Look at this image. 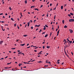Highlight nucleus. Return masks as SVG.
Instances as JSON below:
<instances>
[{"label":"nucleus","mask_w":74,"mask_h":74,"mask_svg":"<svg viewBox=\"0 0 74 74\" xmlns=\"http://www.w3.org/2000/svg\"><path fill=\"white\" fill-rule=\"evenodd\" d=\"M15 49V48H12V49Z\"/></svg>","instance_id":"43"},{"label":"nucleus","mask_w":74,"mask_h":74,"mask_svg":"<svg viewBox=\"0 0 74 74\" xmlns=\"http://www.w3.org/2000/svg\"><path fill=\"white\" fill-rule=\"evenodd\" d=\"M41 52H42V51H40L39 53H38V55H40V54H41Z\"/></svg>","instance_id":"11"},{"label":"nucleus","mask_w":74,"mask_h":74,"mask_svg":"<svg viewBox=\"0 0 74 74\" xmlns=\"http://www.w3.org/2000/svg\"><path fill=\"white\" fill-rule=\"evenodd\" d=\"M28 45H29V44H28L27 45V46H28Z\"/></svg>","instance_id":"52"},{"label":"nucleus","mask_w":74,"mask_h":74,"mask_svg":"<svg viewBox=\"0 0 74 74\" xmlns=\"http://www.w3.org/2000/svg\"><path fill=\"white\" fill-rule=\"evenodd\" d=\"M45 33V32H44L42 33V34H44Z\"/></svg>","instance_id":"35"},{"label":"nucleus","mask_w":74,"mask_h":74,"mask_svg":"<svg viewBox=\"0 0 74 74\" xmlns=\"http://www.w3.org/2000/svg\"><path fill=\"white\" fill-rule=\"evenodd\" d=\"M3 27H1L2 29V30H3V31H4V30H5V29H3Z\"/></svg>","instance_id":"10"},{"label":"nucleus","mask_w":74,"mask_h":74,"mask_svg":"<svg viewBox=\"0 0 74 74\" xmlns=\"http://www.w3.org/2000/svg\"><path fill=\"white\" fill-rule=\"evenodd\" d=\"M29 22H31V23H32L33 22V21H32V20H30Z\"/></svg>","instance_id":"39"},{"label":"nucleus","mask_w":74,"mask_h":74,"mask_svg":"<svg viewBox=\"0 0 74 74\" xmlns=\"http://www.w3.org/2000/svg\"><path fill=\"white\" fill-rule=\"evenodd\" d=\"M30 22H28V23H27V24H28L27 26H28V27L29 26V24H30Z\"/></svg>","instance_id":"7"},{"label":"nucleus","mask_w":74,"mask_h":74,"mask_svg":"<svg viewBox=\"0 0 74 74\" xmlns=\"http://www.w3.org/2000/svg\"><path fill=\"white\" fill-rule=\"evenodd\" d=\"M45 26H46V27H48V26H47V25H45Z\"/></svg>","instance_id":"31"},{"label":"nucleus","mask_w":74,"mask_h":74,"mask_svg":"<svg viewBox=\"0 0 74 74\" xmlns=\"http://www.w3.org/2000/svg\"><path fill=\"white\" fill-rule=\"evenodd\" d=\"M69 42L70 44H71V43L72 42V41H70L69 40Z\"/></svg>","instance_id":"22"},{"label":"nucleus","mask_w":74,"mask_h":74,"mask_svg":"<svg viewBox=\"0 0 74 74\" xmlns=\"http://www.w3.org/2000/svg\"><path fill=\"white\" fill-rule=\"evenodd\" d=\"M27 26V24H26L25 26V27H26V26Z\"/></svg>","instance_id":"55"},{"label":"nucleus","mask_w":74,"mask_h":74,"mask_svg":"<svg viewBox=\"0 0 74 74\" xmlns=\"http://www.w3.org/2000/svg\"><path fill=\"white\" fill-rule=\"evenodd\" d=\"M47 17H48V14H47Z\"/></svg>","instance_id":"56"},{"label":"nucleus","mask_w":74,"mask_h":74,"mask_svg":"<svg viewBox=\"0 0 74 74\" xmlns=\"http://www.w3.org/2000/svg\"><path fill=\"white\" fill-rule=\"evenodd\" d=\"M31 29H33V27H31Z\"/></svg>","instance_id":"44"},{"label":"nucleus","mask_w":74,"mask_h":74,"mask_svg":"<svg viewBox=\"0 0 74 74\" xmlns=\"http://www.w3.org/2000/svg\"><path fill=\"white\" fill-rule=\"evenodd\" d=\"M48 60H47L46 61V63H48Z\"/></svg>","instance_id":"27"},{"label":"nucleus","mask_w":74,"mask_h":74,"mask_svg":"<svg viewBox=\"0 0 74 74\" xmlns=\"http://www.w3.org/2000/svg\"><path fill=\"white\" fill-rule=\"evenodd\" d=\"M50 47H49V46H47V48H49Z\"/></svg>","instance_id":"29"},{"label":"nucleus","mask_w":74,"mask_h":74,"mask_svg":"<svg viewBox=\"0 0 74 74\" xmlns=\"http://www.w3.org/2000/svg\"><path fill=\"white\" fill-rule=\"evenodd\" d=\"M64 64V62H62V64Z\"/></svg>","instance_id":"61"},{"label":"nucleus","mask_w":74,"mask_h":74,"mask_svg":"<svg viewBox=\"0 0 74 74\" xmlns=\"http://www.w3.org/2000/svg\"><path fill=\"white\" fill-rule=\"evenodd\" d=\"M48 63H49V64H51V62H48Z\"/></svg>","instance_id":"57"},{"label":"nucleus","mask_w":74,"mask_h":74,"mask_svg":"<svg viewBox=\"0 0 74 74\" xmlns=\"http://www.w3.org/2000/svg\"><path fill=\"white\" fill-rule=\"evenodd\" d=\"M68 16H70H70H71V15L70 14H68Z\"/></svg>","instance_id":"25"},{"label":"nucleus","mask_w":74,"mask_h":74,"mask_svg":"<svg viewBox=\"0 0 74 74\" xmlns=\"http://www.w3.org/2000/svg\"><path fill=\"white\" fill-rule=\"evenodd\" d=\"M62 22L63 23V24H64V20H62Z\"/></svg>","instance_id":"13"},{"label":"nucleus","mask_w":74,"mask_h":74,"mask_svg":"<svg viewBox=\"0 0 74 74\" xmlns=\"http://www.w3.org/2000/svg\"><path fill=\"white\" fill-rule=\"evenodd\" d=\"M34 6H32L31 7V8H34Z\"/></svg>","instance_id":"20"},{"label":"nucleus","mask_w":74,"mask_h":74,"mask_svg":"<svg viewBox=\"0 0 74 74\" xmlns=\"http://www.w3.org/2000/svg\"><path fill=\"white\" fill-rule=\"evenodd\" d=\"M3 15V13L0 14V15Z\"/></svg>","instance_id":"41"},{"label":"nucleus","mask_w":74,"mask_h":74,"mask_svg":"<svg viewBox=\"0 0 74 74\" xmlns=\"http://www.w3.org/2000/svg\"><path fill=\"white\" fill-rule=\"evenodd\" d=\"M64 41H65V42L66 43V39H64Z\"/></svg>","instance_id":"45"},{"label":"nucleus","mask_w":74,"mask_h":74,"mask_svg":"<svg viewBox=\"0 0 74 74\" xmlns=\"http://www.w3.org/2000/svg\"><path fill=\"white\" fill-rule=\"evenodd\" d=\"M14 26L15 27V26H16V23H15L14 24Z\"/></svg>","instance_id":"46"},{"label":"nucleus","mask_w":74,"mask_h":74,"mask_svg":"<svg viewBox=\"0 0 74 74\" xmlns=\"http://www.w3.org/2000/svg\"><path fill=\"white\" fill-rule=\"evenodd\" d=\"M59 31H60V29H59V30L57 32V33L58 34L59 33Z\"/></svg>","instance_id":"23"},{"label":"nucleus","mask_w":74,"mask_h":74,"mask_svg":"<svg viewBox=\"0 0 74 74\" xmlns=\"http://www.w3.org/2000/svg\"><path fill=\"white\" fill-rule=\"evenodd\" d=\"M36 47V46H33V45H32V46H31V47Z\"/></svg>","instance_id":"24"},{"label":"nucleus","mask_w":74,"mask_h":74,"mask_svg":"<svg viewBox=\"0 0 74 74\" xmlns=\"http://www.w3.org/2000/svg\"><path fill=\"white\" fill-rule=\"evenodd\" d=\"M43 49H44L45 48V46H43Z\"/></svg>","instance_id":"30"},{"label":"nucleus","mask_w":74,"mask_h":74,"mask_svg":"<svg viewBox=\"0 0 74 74\" xmlns=\"http://www.w3.org/2000/svg\"><path fill=\"white\" fill-rule=\"evenodd\" d=\"M66 45H69V46L68 47H69V46H70V45L69 43V42L67 41H66Z\"/></svg>","instance_id":"1"},{"label":"nucleus","mask_w":74,"mask_h":74,"mask_svg":"<svg viewBox=\"0 0 74 74\" xmlns=\"http://www.w3.org/2000/svg\"><path fill=\"white\" fill-rule=\"evenodd\" d=\"M61 10H63V6H62L61 7Z\"/></svg>","instance_id":"5"},{"label":"nucleus","mask_w":74,"mask_h":74,"mask_svg":"<svg viewBox=\"0 0 74 74\" xmlns=\"http://www.w3.org/2000/svg\"><path fill=\"white\" fill-rule=\"evenodd\" d=\"M50 6H52V3H50Z\"/></svg>","instance_id":"53"},{"label":"nucleus","mask_w":74,"mask_h":74,"mask_svg":"<svg viewBox=\"0 0 74 74\" xmlns=\"http://www.w3.org/2000/svg\"><path fill=\"white\" fill-rule=\"evenodd\" d=\"M56 7H55V8L54 9V10H56Z\"/></svg>","instance_id":"50"},{"label":"nucleus","mask_w":74,"mask_h":74,"mask_svg":"<svg viewBox=\"0 0 74 74\" xmlns=\"http://www.w3.org/2000/svg\"><path fill=\"white\" fill-rule=\"evenodd\" d=\"M49 4V2H48L47 3V4Z\"/></svg>","instance_id":"63"},{"label":"nucleus","mask_w":74,"mask_h":74,"mask_svg":"<svg viewBox=\"0 0 74 74\" xmlns=\"http://www.w3.org/2000/svg\"><path fill=\"white\" fill-rule=\"evenodd\" d=\"M23 36L24 37H26V36H27V35H23Z\"/></svg>","instance_id":"12"},{"label":"nucleus","mask_w":74,"mask_h":74,"mask_svg":"<svg viewBox=\"0 0 74 74\" xmlns=\"http://www.w3.org/2000/svg\"><path fill=\"white\" fill-rule=\"evenodd\" d=\"M69 22H74V19H70L69 20Z\"/></svg>","instance_id":"2"},{"label":"nucleus","mask_w":74,"mask_h":74,"mask_svg":"<svg viewBox=\"0 0 74 74\" xmlns=\"http://www.w3.org/2000/svg\"><path fill=\"white\" fill-rule=\"evenodd\" d=\"M66 40H67V41H70V40H69L68 38L66 39Z\"/></svg>","instance_id":"28"},{"label":"nucleus","mask_w":74,"mask_h":74,"mask_svg":"<svg viewBox=\"0 0 74 74\" xmlns=\"http://www.w3.org/2000/svg\"><path fill=\"white\" fill-rule=\"evenodd\" d=\"M36 38V37H34L33 38V39H34V38Z\"/></svg>","instance_id":"60"},{"label":"nucleus","mask_w":74,"mask_h":74,"mask_svg":"<svg viewBox=\"0 0 74 74\" xmlns=\"http://www.w3.org/2000/svg\"><path fill=\"white\" fill-rule=\"evenodd\" d=\"M40 25H35V27H40Z\"/></svg>","instance_id":"3"},{"label":"nucleus","mask_w":74,"mask_h":74,"mask_svg":"<svg viewBox=\"0 0 74 74\" xmlns=\"http://www.w3.org/2000/svg\"><path fill=\"white\" fill-rule=\"evenodd\" d=\"M64 52H65V53L66 55H67V53H66V51H64Z\"/></svg>","instance_id":"40"},{"label":"nucleus","mask_w":74,"mask_h":74,"mask_svg":"<svg viewBox=\"0 0 74 74\" xmlns=\"http://www.w3.org/2000/svg\"><path fill=\"white\" fill-rule=\"evenodd\" d=\"M25 4H27V0H25Z\"/></svg>","instance_id":"18"},{"label":"nucleus","mask_w":74,"mask_h":74,"mask_svg":"<svg viewBox=\"0 0 74 74\" xmlns=\"http://www.w3.org/2000/svg\"><path fill=\"white\" fill-rule=\"evenodd\" d=\"M4 69H8V67H5V68H4Z\"/></svg>","instance_id":"26"},{"label":"nucleus","mask_w":74,"mask_h":74,"mask_svg":"<svg viewBox=\"0 0 74 74\" xmlns=\"http://www.w3.org/2000/svg\"><path fill=\"white\" fill-rule=\"evenodd\" d=\"M34 52H37V51L36 50H34Z\"/></svg>","instance_id":"54"},{"label":"nucleus","mask_w":74,"mask_h":74,"mask_svg":"<svg viewBox=\"0 0 74 74\" xmlns=\"http://www.w3.org/2000/svg\"><path fill=\"white\" fill-rule=\"evenodd\" d=\"M11 7H9V9H10V10H11Z\"/></svg>","instance_id":"36"},{"label":"nucleus","mask_w":74,"mask_h":74,"mask_svg":"<svg viewBox=\"0 0 74 74\" xmlns=\"http://www.w3.org/2000/svg\"><path fill=\"white\" fill-rule=\"evenodd\" d=\"M47 36H48V34H46L45 36V37L46 38L47 37Z\"/></svg>","instance_id":"16"},{"label":"nucleus","mask_w":74,"mask_h":74,"mask_svg":"<svg viewBox=\"0 0 74 74\" xmlns=\"http://www.w3.org/2000/svg\"><path fill=\"white\" fill-rule=\"evenodd\" d=\"M70 15H72V16H73V15H74V14H73L72 13H70Z\"/></svg>","instance_id":"8"},{"label":"nucleus","mask_w":74,"mask_h":74,"mask_svg":"<svg viewBox=\"0 0 74 74\" xmlns=\"http://www.w3.org/2000/svg\"><path fill=\"white\" fill-rule=\"evenodd\" d=\"M43 6V5H41V6H40V8H41V7H42Z\"/></svg>","instance_id":"37"},{"label":"nucleus","mask_w":74,"mask_h":74,"mask_svg":"<svg viewBox=\"0 0 74 74\" xmlns=\"http://www.w3.org/2000/svg\"><path fill=\"white\" fill-rule=\"evenodd\" d=\"M44 28L43 29V30H45L46 29V28L45 27V26H44Z\"/></svg>","instance_id":"19"},{"label":"nucleus","mask_w":74,"mask_h":74,"mask_svg":"<svg viewBox=\"0 0 74 74\" xmlns=\"http://www.w3.org/2000/svg\"><path fill=\"white\" fill-rule=\"evenodd\" d=\"M11 20H12V21H14V20L13 19V18H11Z\"/></svg>","instance_id":"17"},{"label":"nucleus","mask_w":74,"mask_h":74,"mask_svg":"<svg viewBox=\"0 0 74 74\" xmlns=\"http://www.w3.org/2000/svg\"><path fill=\"white\" fill-rule=\"evenodd\" d=\"M7 13H5V15H7Z\"/></svg>","instance_id":"62"},{"label":"nucleus","mask_w":74,"mask_h":74,"mask_svg":"<svg viewBox=\"0 0 74 74\" xmlns=\"http://www.w3.org/2000/svg\"><path fill=\"white\" fill-rule=\"evenodd\" d=\"M21 54L23 55V56H24V55H25V54L23 53H22V54Z\"/></svg>","instance_id":"58"},{"label":"nucleus","mask_w":74,"mask_h":74,"mask_svg":"<svg viewBox=\"0 0 74 74\" xmlns=\"http://www.w3.org/2000/svg\"><path fill=\"white\" fill-rule=\"evenodd\" d=\"M59 61H60V60H57V62H59Z\"/></svg>","instance_id":"34"},{"label":"nucleus","mask_w":74,"mask_h":74,"mask_svg":"<svg viewBox=\"0 0 74 74\" xmlns=\"http://www.w3.org/2000/svg\"><path fill=\"white\" fill-rule=\"evenodd\" d=\"M56 18V15H55L54 16V19H55V18Z\"/></svg>","instance_id":"38"},{"label":"nucleus","mask_w":74,"mask_h":74,"mask_svg":"<svg viewBox=\"0 0 74 74\" xmlns=\"http://www.w3.org/2000/svg\"><path fill=\"white\" fill-rule=\"evenodd\" d=\"M34 60H32V61H31V62H34Z\"/></svg>","instance_id":"48"},{"label":"nucleus","mask_w":74,"mask_h":74,"mask_svg":"<svg viewBox=\"0 0 74 74\" xmlns=\"http://www.w3.org/2000/svg\"><path fill=\"white\" fill-rule=\"evenodd\" d=\"M25 45V44H23L21 45H21V46H24V45Z\"/></svg>","instance_id":"9"},{"label":"nucleus","mask_w":74,"mask_h":74,"mask_svg":"<svg viewBox=\"0 0 74 74\" xmlns=\"http://www.w3.org/2000/svg\"><path fill=\"white\" fill-rule=\"evenodd\" d=\"M18 54H22V53H21V52H18Z\"/></svg>","instance_id":"32"},{"label":"nucleus","mask_w":74,"mask_h":74,"mask_svg":"<svg viewBox=\"0 0 74 74\" xmlns=\"http://www.w3.org/2000/svg\"><path fill=\"white\" fill-rule=\"evenodd\" d=\"M20 50H18V51H17L18 52H20Z\"/></svg>","instance_id":"64"},{"label":"nucleus","mask_w":74,"mask_h":74,"mask_svg":"<svg viewBox=\"0 0 74 74\" xmlns=\"http://www.w3.org/2000/svg\"><path fill=\"white\" fill-rule=\"evenodd\" d=\"M73 30H71V31H70V33H73Z\"/></svg>","instance_id":"14"},{"label":"nucleus","mask_w":74,"mask_h":74,"mask_svg":"<svg viewBox=\"0 0 74 74\" xmlns=\"http://www.w3.org/2000/svg\"><path fill=\"white\" fill-rule=\"evenodd\" d=\"M67 26L66 25H65L64 27V28H67Z\"/></svg>","instance_id":"6"},{"label":"nucleus","mask_w":74,"mask_h":74,"mask_svg":"<svg viewBox=\"0 0 74 74\" xmlns=\"http://www.w3.org/2000/svg\"><path fill=\"white\" fill-rule=\"evenodd\" d=\"M38 63H41V61H39L38 62Z\"/></svg>","instance_id":"59"},{"label":"nucleus","mask_w":74,"mask_h":74,"mask_svg":"<svg viewBox=\"0 0 74 74\" xmlns=\"http://www.w3.org/2000/svg\"><path fill=\"white\" fill-rule=\"evenodd\" d=\"M8 58V56H6V57L5 58V59H6V58Z\"/></svg>","instance_id":"42"},{"label":"nucleus","mask_w":74,"mask_h":74,"mask_svg":"<svg viewBox=\"0 0 74 74\" xmlns=\"http://www.w3.org/2000/svg\"><path fill=\"white\" fill-rule=\"evenodd\" d=\"M22 64H19V67H20V66H21V65H22Z\"/></svg>","instance_id":"15"},{"label":"nucleus","mask_w":74,"mask_h":74,"mask_svg":"<svg viewBox=\"0 0 74 74\" xmlns=\"http://www.w3.org/2000/svg\"><path fill=\"white\" fill-rule=\"evenodd\" d=\"M35 9V10H37L38 11V9Z\"/></svg>","instance_id":"21"},{"label":"nucleus","mask_w":74,"mask_h":74,"mask_svg":"<svg viewBox=\"0 0 74 74\" xmlns=\"http://www.w3.org/2000/svg\"><path fill=\"white\" fill-rule=\"evenodd\" d=\"M31 62V60L29 61L28 62V63H29V62Z\"/></svg>","instance_id":"51"},{"label":"nucleus","mask_w":74,"mask_h":74,"mask_svg":"<svg viewBox=\"0 0 74 74\" xmlns=\"http://www.w3.org/2000/svg\"><path fill=\"white\" fill-rule=\"evenodd\" d=\"M52 33H50V36H51V35H52Z\"/></svg>","instance_id":"33"},{"label":"nucleus","mask_w":74,"mask_h":74,"mask_svg":"<svg viewBox=\"0 0 74 74\" xmlns=\"http://www.w3.org/2000/svg\"><path fill=\"white\" fill-rule=\"evenodd\" d=\"M2 4H4V1H3V2L2 3Z\"/></svg>","instance_id":"47"},{"label":"nucleus","mask_w":74,"mask_h":74,"mask_svg":"<svg viewBox=\"0 0 74 74\" xmlns=\"http://www.w3.org/2000/svg\"><path fill=\"white\" fill-rule=\"evenodd\" d=\"M30 46H29V47H27V48H30Z\"/></svg>","instance_id":"49"},{"label":"nucleus","mask_w":74,"mask_h":74,"mask_svg":"<svg viewBox=\"0 0 74 74\" xmlns=\"http://www.w3.org/2000/svg\"><path fill=\"white\" fill-rule=\"evenodd\" d=\"M3 41H0V44L1 45L3 44Z\"/></svg>","instance_id":"4"}]
</instances>
